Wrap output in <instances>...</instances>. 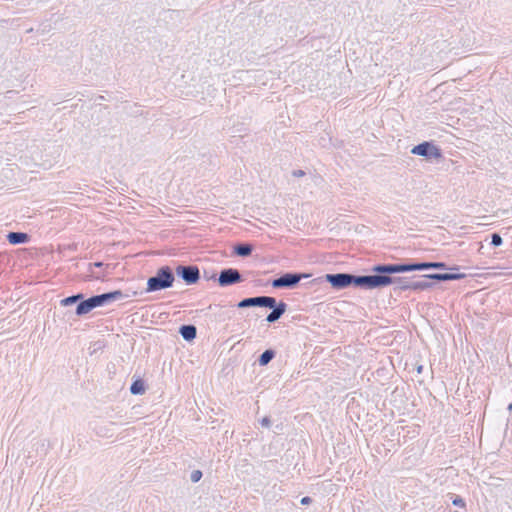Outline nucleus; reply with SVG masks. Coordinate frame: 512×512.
Returning a JSON list of instances; mask_svg holds the SVG:
<instances>
[{
	"label": "nucleus",
	"mask_w": 512,
	"mask_h": 512,
	"mask_svg": "<svg viewBox=\"0 0 512 512\" xmlns=\"http://www.w3.org/2000/svg\"><path fill=\"white\" fill-rule=\"evenodd\" d=\"M177 273L183 278L188 284L196 283L199 279V270L193 266H179Z\"/></svg>",
	"instance_id": "obj_8"
},
{
	"label": "nucleus",
	"mask_w": 512,
	"mask_h": 512,
	"mask_svg": "<svg viewBox=\"0 0 512 512\" xmlns=\"http://www.w3.org/2000/svg\"><path fill=\"white\" fill-rule=\"evenodd\" d=\"M91 273H92V276H93L94 278H96V279L101 278V276H100V275H95V274L93 273V271H91Z\"/></svg>",
	"instance_id": "obj_29"
},
{
	"label": "nucleus",
	"mask_w": 512,
	"mask_h": 512,
	"mask_svg": "<svg viewBox=\"0 0 512 512\" xmlns=\"http://www.w3.org/2000/svg\"><path fill=\"white\" fill-rule=\"evenodd\" d=\"M240 279H241V276L237 270L226 269L220 273L218 281L221 286H227V285L239 282Z\"/></svg>",
	"instance_id": "obj_9"
},
{
	"label": "nucleus",
	"mask_w": 512,
	"mask_h": 512,
	"mask_svg": "<svg viewBox=\"0 0 512 512\" xmlns=\"http://www.w3.org/2000/svg\"><path fill=\"white\" fill-rule=\"evenodd\" d=\"M411 153L424 157L428 161H439L442 159V152L438 146L430 142H423L414 146Z\"/></svg>",
	"instance_id": "obj_4"
},
{
	"label": "nucleus",
	"mask_w": 512,
	"mask_h": 512,
	"mask_svg": "<svg viewBox=\"0 0 512 512\" xmlns=\"http://www.w3.org/2000/svg\"><path fill=\"white\" fill-rule=\"evenodd\" d=\"M121 299H123V294L121 291H114L102 295L93 296L78 304L76 308V314L84 315L89 313L92 309L96 307L104 306L112 301H117Z\"/></svg>",
	"instance_id": "obj_1"
},
{
	"label": "nucleus",
	"mask_w": 512,
	"mask_h": 512,
	"mask_svg": "<svg viewBox=\"0 0 512 512\" xmlns=\"http://www.w3.org/2000/svg\"><path fill=\"white\" fill-rule=\"evenodd\" d=\"M491 243L492 245L494 246H500L502 244V238L500 235L498 234H493L492 237H491Z\"/></svg>",
	"instance_id": "obj_21"
},
{
	"label": "nucleus",
	"mask_w": 512,
	"mask_h": 512,
	"mask_svg": "<svg viewBox=\"0 0 512 512\" xmlns=\"http://www.w3.org/2000/svg\"><path fill=\"white\" fill-rule=\"evenodd\" d=\"M417 372H418V373H421V372H422V366H418V368H417Z\"/></svg>",
	"instance_id": "obj_30"
},
{
	"label": "nucleus",
	"mask_w": 512,
	"mask_h": 512,
	"mask_svg": "<svg viewBox=\"0 0 512 512\" xmlns=\"http://www.w3.org/2000/svg\"><path fill=\"white\" fill-rule=\"evenodd\" d=\"M300 502L302 505H309L312 502V500L310 497H303Z\"/></svg>",
	"instance_id": "obj_25"
},
{
	"label": "nucleus",
	"mask_w": 512,
	"mask_h": 512,
	"mask_svg": "<svg viewBox=\"0 0 512 512\" xmlns=\"http://www.w3.org/2000/svg\"><path fill=\"white\" fill-rule=\"evenodd\" d=\"M81 298H82L81 294L74 295V296H70V297H67L65 299H62L60 303H61L62 306H69V305H72V304L76 303Z\"/></svg>",
	"instance_id": "obj_20"
},
{
	"label": "nucleus",
	"mask_w": 512,
	"mask_h": 512,
	"mask_svg": "<svg viewBox=\"0 0 512 512\" xmlns=\"http://www.w3.org/2000/svg\"><path fill=\"white\" fill-rule=\"evenodd\" d=\"M91 267H101L102 266V263L101 262H97V263H94L93 265H90Z\"/></svg>",
	"instance_id": "obj_28"
},
{
	"label": "nucleus",
	"mask_w": 512,
	"mask_h": 512,
	"mask_svg": "<svg viewBox=\"0 0 512 512\" xmlns=\"http://www.w3.org/2000/svg\"><path fill=\"white\" fill-rule=\"evenodd\" d=\"M7 239L10 244L16 245V244L27 242L28 235L26 233L10 232L7 235Z\"/></svg>",
	"instance_id": "obj_13"
},
{
	"label": "nucleus",
	"mask_w": 512,
	"mask_h": 512,
	"mask_svg": "<svg viewBox=\"0 0 512 512\" xmlns=\"http://www.w3.org/2000/svg\"><path fill=\"white\" fill-rule=\"evenodd\" d=\"M201 476H202V473L199 470H195L191 474V480L193 482H197L200 480Z\"/></svg>",
	"instance_id": "obj_24"
},
{
	"label": "nucleus",
	"mask_w": 512,
	"mask_h": 512,
	"mask_svg": "<svg viewBox=\"0 0 512 512\" xmlns=\"http://www.w3.org/2000/svg\"><path fill=\"white\" fill-rule=\"evenodd\" d=\"M394 282L392 277L387 275L355 276L354 285L366 289L386 287Z\"/></svg>",
	"instance_id": "obj_3"
},
{
	"label": "nucleus",
	"mask_w": 512,
	"mask_h": 512,
	"mask_svg": "<svg viewBox=\"0 0 512 512\" xmlns=\"http://www.w3.org/2000/svg\"><path fill=\"white\" fill-rule=\"evenodd\" d=\"M509 409L511 410L512 409V404L509 405Z\"/></svg>",
	"instance_id": "obj_31"
},
{
	"label": "nucleus",
	"mask_w": 512,
	"mask_h": 512,
	"mask_svg": "<svg viewBox=\"0 0 512 512\" xmlns=\"http://www.w3.org/2000/svg\"><path fill=\"white\" fill-rule=\"evenodd\" d=\"M453 504H454V505H462V504H463V501H462V499H455V500L453 501Z\"/></svg>",
	"instance_id": "obj_27"
},
{
	"label": "nucleus",
	"mask_w": 512,
	"mask_h": 512,
	"mask_svg": "<svg viewBox=\"0 0 512 512\" xmlns=\"http://www.w3.org/2000/svg\"><path fill=\"white\" fill-rule=\"evenodd\" d=\"M415 270H424L428 268H436V269H442L445 268V264L441 262H434V263H416L414 264Z\"/></svg>",
	"instance_id": "obj_16"
},
{
	"label": "nucleus",
	"mask_w": 512,
	"mask_h": 512,
	"mask_svg": "<svg viewBox=\"0 0 512 512\" xmlns=\"http://www.w3.org/2000/svg\"><path fill=\"white\" fill-rule=\"evenodd\" d=\"M286 311V304L284 302H280L277 307L273 309V311L267 316L266 320L269 323L277 321Z\"/></svg>",
	"instance_id": "obj_10"
},
{
	"label": "nucleus",
	"mask_w": 512,
	"mask_h": 512,
	"mask_svg": "<svg viewBox=\"0 0 512 512\" xmlns=\"http://www.w3.org/2000/svg\"><path fill=\"white\" fill-rule=\"evenodd\" d=\"M414 264L409 265H377L373 267L374 272H378L381 274H392V273H401L407 271H414Z\"/></svg>",
	"instance_id": "obj_7"
},
{
	"label": "nucleus",
	"mask_w": 512,
	"mask_h": 512,
	"mask_svg": "<svg viewBox=\"0 0 512 512\" xmlns=\"http://www.w3.org/2000/svg\"><path fill=\"white\" fill-rule=\"evenodd\" d=\"M393 279H394V282L392 284H397L399 288H401V289L411 288V284L408 285V284L402 283L401 278H393Z\"/></svg>",
	"instance_id": "obj_22"
},
{
	"label": "nucleus",
	"mask_w": 512,
	"mask_h": 512,
	"mask_svg": "<svg viewBox=\"0 0 512 512\" xmlns=\"http://www.w3.org/2000/svg\"><path fill=\"white\" fill-rule=\"evenodd\" d=\"M325 279L332 285V287L342 289L349 285H354L355 276L345 273L326 274Z\"/></svg>",
	"instance_id": "obj_5"
},
{
	"label": "nucleus",
	"mask_w": 512,
	"mask_h": 512,
	"mask_svg": "<svg viewBox=\"0 0 512 512\" xmlns=\"http://www.w3.org/2000/svg\"><path fill=\"white\" fill-rule=\"evenodd\" d=\"M261 306L269 307V308H275L276 306V300L272 297H261Z\"/></svg>",
	"instance_id": "obj_19"
},
{
	"label": "nucleus",
	"mask_w": 512,
	"mask_h": 512,
	"mask_svg": "<svg viewBox=\"0 0 512 512\" xmlns=\"http://www.w3.org/2000/svg\"><path fill=\"white\" fill-rule=\"evenodd\" d=\"M274 356H275V353L273 350L268 349V350L264 351L259 357V360H258L259 365L266 366L274 358Z\"/></svg>",
	"instance_id": "obj_17"
},
{
	"label": "nucleus",
	"mask_w": 512,
	"mask_h": 512,
	"mask_svg": "<svg viewBox=\"0 0 512 512\" xmlns=\"http://www.w3.org/2000/svg\"><path fill=\"white\" fill-rule=\"evenodd\" d=\"M429 286L426 282H416L411 284V288L413 289H425Z\"/></svg>",
	"instance_id": "obj_23"
},
{
	"label": "nucleus",
	"mask_w": 512,
	"mask_h": 512,
	"mask_svg": "<svg viewBox=\"0 0 512 512\" xmlns=\"http://www.w3.org/2000/svg\"><path fill=\"white\" fill-rule=\"evenodd\" d=\"M145 390V385L142 380H135L130 387V392L133 395H143Z\"/></svg>",
	"instance_id": "obj_14"
},
{
	"label": "nucleus",
	"mask_w": 512,
	"mask_h": 512,
	"mask_svg": "<svg viewBox=\"0 0 512 512\" xmlns=\"http://www.w3.org/2000/svg\"><path fill=\"white\" fill-rule=\"evenodd\" d=\"M252 306H261V297L246 298L239 302L238 307L246 308Z\"/></svg>",
	"instance_id": "obj_15"
},
{
	"label": "nucleus",
	"mask_w": 512,
	"mask_h": 512,
	"mask_svg": "<svg viewBox=\"0 0 512 512\" xmlns=\"http://www.w3.org/2000/svg\"><path fill=\"white\" fill-rule=\"evenodd\" d=\"M269 424H270V420H269V419L264 418V419L262 420V425H264V426H269Z\"/></svg>",
	"instance_id": "obj_26"
},
{
	"label": "nucleus",
	"mask_w": 512,
	"mask_h": 512,
	"mask_svg": "<svg viewBox=\"0 0 512 512\" xmlns=\"http://www.w3.org/2000/svg\"><path fill=\"white\" fill-rule=\"evenodd\" d=\"M303 277H307V275L287 273L277 279H274L272 281V286L274 288H293Z\"/></svg>",
	"instance_id": "obj_6"
},
{
	"label": "nucleus",
	"mask_w": 512,
	"mask_h": 512,
	"mask_svg": "<svg viewBox=\"0 0 512 512\" xmlns=\"http://www.w3.org/2000/svg\"><path fill=\"white\" fill-rule=\"evenodd\" d=\"M181 336L186 341H192L196 337V328L193 325H184L179 330Z\"/></svg>",
	"instance_id": "obj_12"
},
{
	"label": "nucleus",
	"mask_w": 512,
	"mask_h": 512,
	"mask_svg": "<svg viewBox=\"0 0 512 512\" xmlns=\"http://www.w3.org/2000/svg\"><path fill=\"white\" fill-rule=\"evenodd\" d=\"M174 276L169 267H162L157 272L156 275L150 277L147 281V292L158 291L162 289L169 288L173 285Z\"/></svg>",
	"instance_id": "obj_2"
},
{
	"label": "nucleus",
	"mask_w": 512,
	"mask_h": 512,
	"mask_svg": "<svg viewBox=\"0 0 512 512\" xmlns=\"http://www.w3.org/2000/svg\"><path fill=\"white\" fill-rule=\"evenodd\" d=\"M425 277L430 279H435L439 281H448V280H458L465 277V274H452V273H445V274H429Z\"/></svg>",
	"instance_id": "obj_11"
},
{
	"label": "nucleus",
	"mask_w": 512,
	"mask_h": 512,
	"mask_svg": "<svg viewBox=\"0 0 512 512\" xmlns=\"http://www.w3.org/2000/svg\"><path fill=\"white\" fill-rule=\"evenodd\" d=\"M235 252L239 256H248L252 252V248L249 245H239L235 248Z\"/></svg>",
	"instance_id": "obj_18"
}]
</instances>
